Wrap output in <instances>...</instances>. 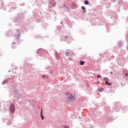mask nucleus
Here are the masks:
<instances>
[{
    "instance_id": "f03ea898",
    "label": "nucleus",
    "mask_w": 128,
    "mask_h": 128,
    "mask_svg": "<svg viewBox=\"0 0 128 128\" xmlns=\"http://www.w3.org/2000/svg\"><path fill=\"white\" fill-rule=\"evenodd\" d=\"M66 96H68V100H70V98H72V95L70 94V93H66Z\"/></svg>"
},
{
    "instance_id": "423d86ee",
    "label": "nucleus",
    "mask_w": 128,
    "mask_h": 128,
    "mask_svg": "<svg viewBox=\"0 0 128 128\" xmlns=\"http://www.w3.org/2000/svg\"><path fill=\"white\" fill-rule=\"evenodd\" d=\"M82 10H83L84 11V12L85 10H86V8L84 6H82Z\"/></svg>"
},
{
    "instance_id": "9b49d317",
    "label": "nucleus",
    "mask_w": 128,
    "mask_h": 128,
    "mask_svg": "<svg viewBox=\"0 0 128 128\" xmlns=\"http://www.w3.org/2000/svg\"><path fill=\"white\" fill-rule=\"evenodd\" d=\"M69 54H70V52H66V56H68Z\"/></svg>"
},
{
    "instance_id": "39448f33",
    "label": "nucleus",
    "mask_w": 128,
    "mask_h": 128,
    "mask_svg": "<svg viewBox=\"0 0 128 128\" xmlns=\"http://www.w3.org/2000/svg\"><path fill=\"white\" fill-rule=\"evenodd\" d=\"M10 110H11L12 112H14V106H11V107H10Z\"/></svg>"
},
{
    "instance_id": "0eeeda50",
    "label": "nucleus",
    "mask_w": 128,
    "mask_h": 128,
    "mask_svg": "<svg viewBox=\"0 0 128 128\" xmlns=\"http://www.w3.org/2000/svg\"><path fill=\"white\" fill-rule=\"evenodd\" d=\"M102 90H103L102 88H100L98 89V92H102Z\"/></svg>"
},
{
    "instance_id": "9d476101",
    "label": "nucleus",
    "mask_w": 128,
    "mask_h": 128,
    "mask_svg": "<svg viewBox=\"0 0 128 128\" xmlns=\"http://www.w3.org/2000/svg\"><path fill=\"white\" fill-rule=\"evenodd\" d=\"M125 76H126V77L128 76V73L125 74Z\"/></svg>"
},
{
    "instance_id": "7ed1b4c3",
    "label": "nucleus",
    "mask_w": 128,
    "mask_h": 128,
    "mask_svg": "<svg viewBox=\"0 0 128 128\" xmlns=\"http://www.w3.org/2000/svg\"><path fill=\"white\" fill-rule=\"evenodd\" d=\"M40 116H41L42 120L44 119V116H42V109L41 110Z\"/></svg>"
},
{
    "instance_id": "6e6552de",
    "label": "nucleus",
    "mask_w": 128,
    "mask_h": 128,
    "mask_svg": "<svg viewBox=\"0 0 128 128\" xmlns=\"http://www.w3.org/2000/svg\"><path fill=\"white\" fill-rule=\"evenodd\" d=\"M97 78H102V76H100V75H98Z\"/></svg>"
},
{
    "instance_id": "f257e3e1",
    "label": "nucleus",
    "mask_w": 128,
    "mask_h": 128,
    "mask_svg": "<svg viewBox=\"0 0 128 128\" xmlns=\"http://www.w3.org/2000/svg\"><path fill=\"white\" fill-rule=\"evenodd\" d=\"M104 80L106 81L105 84H107V86H112V83H109L108 80V78H104Z\"/></svg>"
},
{
    "instance_id": "1a4fd4ad",
    "label": "nucleus",
    "mask_w": 128,
    "mask_h": 128,
    "mask_svg": "<svg viewBox=\"0 0 128 128\" xmlns=\"http://www.w3.org/2000/svg\"><path fill=\"white\" fill-rule=\"evenodd\" d=\"M84 4H88V1H85Z\"/></svg>"
},
{
    "instance_id": "20e7f679",
    "label": "nucleus",
    "mask_w": 128,
    "mask_h": 128,
    "mask_svg": "<svg viewBox=\"0 0 128 128\" xmlns=\"http://www.w3.org/2000/svg\"><path fill=\"white\" fill-rule=\"evenodd\" d=\"M80 66H84V62L80 61Z\"/></svg>"
},
{
    "instance_id": "f8f14e48",
    "label": "nucleus",
    "mask_w": 128,
    "mask_h": 128,
    "mask_svg": "<svg viewBox=\"0 0 128 128\" xmlns=\"http://www.w3.org/2000/svg\"><path fill=\"white\" fill-rule=\"evenodd\" d=\"M42 78H44V76H42Z\"/></svg>"
}]
</instances>
